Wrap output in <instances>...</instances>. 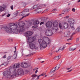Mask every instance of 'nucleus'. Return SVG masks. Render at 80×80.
<instances>
[{"label":"nucleus","instance_id":"f257e3e1","mask_svg":"<svg viewBox=\"0 0 80 80\" xmlns=\"http://www.w3.org/2000/svg\"><path fill=\"white\" fill-rule=\"evenodd\" d=\"M25 25V23L23 22H20L19 27H18L17 24L12 23L10 24L8 27L6 26L4 27L5 30L8 33H19L25 30L24 28Z\"/></svg>","mask_w":80,"mask_h":80},{"label":"nucleus","instance_id":"f03ea898","mask_svg":"<svg viewBox=\"0 0 80 80\" xmlns=\"http://www.w3.org/2000/svg\"><path fill=\"white\" fill-rule=\"evenodd\" d=\"M8 70L4 72L3 73V75H7L6 78L8 79H10V78H13V76H16L18 75H23L24 74L23 70L22 69H18L17 71L15 69H13L12 67H10L8 68Z\"/></svg>","mask_w":80,"mask_h":80},{"label":"nucleus","instance_id":"7ed1b4c3","mask_svg":"<svg viewBox=\"0 0 80 80\" xmlns=\"http://www.w3.org/2000/svg\"><path fill=\"white\" fill-rule=\"evenodd\" d=\"M52 25L54 27V29L53 31L54 30L55 31H58L59 29H58V22H52Z\"/></svg>","mask_w":80,"mask_h":80},{"label":"nucleus","instance_id":"20e7f679","mask_svg":"<svg viewBox=\"0 0 80 80\" xmlns=\"http://www.w3.org/2000/svg\"><path fill=\"white\" fill-rule=\"evenodd\" d=\"M29 47L31 49L33 50V49H38V48L35 46V44L32 43V42H29Z\"/></svg>","mask_w":80,"mask_h":80},{"label":"nucleus","instance_id":"39448f33","mask_svg":"<svg viewBox=\"0 0 80 80\" xmlns=\"http://www.w3.org/2000/svg\"><path fill=\"white\" fill-rule=\"evenodd\" d=\"M45 34L48 37H50L53 35V32L51 30H48L46 31Z\"/></svg>","mask_w":80,"mask_h":80},{"label":"nucleus","instance_id":"423d86ee","mask_svg":"<svg viewBox=\"0 0 80 80\" xmlns=\"http://www.w3.org/2000/svg\"><path fill=\"white\" fill-rule=\"evenodd\" d=\"M42 39L43 42H45L47 43H48V44L49 45L50 44V40L48 38L44 36L42 38Z\"/></svg>","mask_w":80,"mask_h":80},{"label":"nucleus","instance_id":"0eeeda50","mask_svg":"<svg viewBox=\"0 0 80 80\" xmlns=\"http://www.w3.org/2000/svg\"><path fill=\"white\" fill-rule=\"evenodd\" d=\"M46 28H50L52 27V22L51 21H48L45 24Z\"/></svg>","mask_w":80,"mask_h":80},{"label":"nucleus","instance_id":"6e6552de","mask_svg":"<svg viewBox=\"0 0 80 80\" xmlns=\"http://www.w3.org/2000/svg\"><path fill=\"white\" fill-rule=\"evenodd\" d=\"M47 43L48 42H43L42 43L40 44V47L41 48H45L47 46Z\"/></svg>","mask_w":80,"mask_h":80},{"label":"nucleus","instance_id":"1a4fd4ad","mask_svg":"<svg viewBox=\"0 0 80 80\" xmlns=\"http://www.w3.org/2000/svg\"><path fill=\"white\" fill-rule=\"evenodd\" d=\"M33 7L34 8H38L35 10L36 12L37 13H39L40 12H41V11H40V9L41 8L40 7V4H39L38 5H35Z\"/></svg>","mask_w":80,"mask_h":80},{"label":"nucleus","instance_id":"9d476101","mask_svg":"<svg viewBox=\"0 0 80 80\" xmlns=\"http://www.w3.org/2000/svg\"><path fill=\"white\" fill-rule=\"evenodd\" d=\"M20 63L19 62H18V63H15L14 64V65H13V66H11L12 67V68H19L20 67Z\"/></svg>","mask_w":80,"mask_h":80},{"label":"nucleus","instance_id":"9b49d317","mask_svg":"<svg viewBox=\"0 0 80 80\" xmlns=\"http://www.w3.org/2000/svg\"><path fill=\"white\" fill-rule=\"evenodd\" d=\"M29 12V9H24L23 11H22V12H21L20 14V16H23V15H24L25 14V12Z\"/></svg>","mask_w":80,"mask_h":80},{"label":"nucleus","instance_id":"f8f14e48","mask_svg":"<svg viewBox=\"0 0 80 80\" xmlns=\"http://www.w3.org/2000/svg\"><path fill=\"white\" fill-rule=\"evenodd\" d=\"M28 40L29 41V43H31V42H33L35 40H36V37H33L32 39H30L28 38Z\"/></svg>","mask_w":80,"mask_h":80},{"label":"nucleus","instance_id":"ddd939ff","mask_svg":"<svg viewBox=\"0 0 80 80\" xmlns=\"http://www.w3.org/2000/svg\"><path fill=\"white\" fill-rule=\"evenodd\" d=\"M33 34V32L31 31H28L26 32L25 35L27 37H30Z\"/></svg>","mask_w":80,"mask_h":80},{"label":"nucleus","instance_id":"4468645a","mask_svg":"<svg viewBox=\"0 0 80 80\" xmlns=\"http://www.w3.org/2000/svg\"><path fill=\"white\" fill-rule=\"evenodd\" d=\"M6 8V6L5 5H3L2 6H0V12H3V11H4Z\"/></svg>","mask_w":80,"mask_h":80},{"label":"nucleus","instance_id":"2eb2a0df","mask_svg":"<svg viewBox=\"0 0 80 80\" xmlns=\"http://www.w3.org/2000/svg\"><path fill=\"white\" fill-rule=\"evenodd\" d=\"M65 37H69L70 35V32H67L64 33V34Z\"/></svg>","mask_w":80,"mask_h":80},{"label":"nucleus","instance_id":"dca6fc26","mask_svg":"<svg viewBox=\"0 0 80 80\" xmlns=\"http://www.w3.org/2000/svg\"><path fill=\"white\" fill-rule=\"evenodd\" d=\"M21 66L22 68H24V67H27V64L26 62H22L21 63Z\"/></svg>","mask_w":80,"mask_h":80},{"label":"nucleus","instance_id":"f3484780","mask_svg":"<svg viewBox=\"0 0 80 80\" xmlns=\"http://www.w3.org/2000/svg\"><path fill=\"white\" fill-rule=\"evenodd\" d=\"M68 22L69 23L70 26H71L72 24H73L74 23V20L72 19H70L68 21Z\"/></svg>","mask_w":80,"mask_h":80},{"label":"nucleus","instance_id":"a211bd4d","mask_svg":"<svg viewBox=\"0 0 80 80\" xmlns=\"http://www.w3.org/2000/svg\"><path fill=\"white\" fill-rule=\"evenodd\" d=\"M68 24V23L65 22H64V29H65L66 28H68L69 27Z\"/></svg>","mask_w":80,"mask_h":80},{"label":"nucleus","instance_id":"6ab92c4d","mask_svg":"<svg viewBox=\"0 0 80 80\" xmlns=\"http://www.w3.org/2000/svg\"><path fill=\"white\" fill-rule=\"evenodd\" d=\"M69 11H70V8H68L66 9H64L63 11V13H67Z\"/></svg>","mask_w":80,"mask_h":80},{"label":"nucleus","instance_id":"aec40b11","mask_svg":"<svg viewBox=\"0 0 80 80\" xmlns=\"http://www.w3.org/2000/svg\"><path fill=\"white\" fill-rule=\"evenodd\" d=\"M40 23V22L38 20H36L33 22V24L34 25H38Z\"/></svg>","mask_w":80,"mask_h":80},{"label":"nucleus","instance_id":"412c9836","mask_svg":"<svg viewBox=\"0 0 80 80\" xmlns=\"http://www.w3.org/2000/svg\"><path fill=\"white\" fill-rule=\"evenodd\" d=\"M55 70H56V67H55L54 68H52V69L51 70L50 73L51 74V73H54L55 72Z\"/></svg>","mask_w":80,"mask_h":80},{"label":"nucleus","instance_id":"4be33fe9","mask_svg":"<svg viewBox=\"0 0 80 80\" xmlns=\"http://www.w3.org/2000/svg\"><path fill=\"white\" fill-rule=\"evenodd\" d=\"M61 57V55H59L58 56H56L54 58V60H58Z\"/></svg>","mask_w":80,"mask_h":80},{"label":"nucleus","instance_id":"5701e85b","mask_svg":"<svg viewBox=\"0 0 80 80\" xmlns=\"http://www.w3.org/2000/svg\"><path fill=\"white\" fill-rule=\"evenodd\" d=\"M64 26L61 23H59V28L60 29H64Z\"/></svg>","mask_w":80,"mask_h":80},{"label":"nucleus","instance_id":"b1692460","mask_svg":"<svg viewBox=\"0 0 80 80\" xmlns=\"http://www.w3.org/2000/svg\"><path fill=\"white\" fill-rule=\"evenodd\" d=\"M75 32L76 33H77V32H80V26L77 28L75 30Z\"/></svg>","mask_w":80,"mask_h":80},{"label":"nucleus","instance_id":"393cba45","mask_svg":"<svg viewBox=\"0 0 80 80\" xmlns=\"http://www.w3.org/2000/svg\"><path fill=\"white\" fill-rule=\"evenodd\" d=\"M37 75L36 74H33L32 76V80H34V79H35V77L37 76Z\"/></svg>","mask_w":80,"mask_h":80},{"label":"nucleus","instance_id":"a878e982","mask_svg":"<svg viewBox=\"0 0 80 80\" xmlns=\"http://www.w3.org/2000/svg\"><path fill=\"white\" fill-rule=\"evenodd\" d=\"M75 32H73L72 34V35L71 36H70V38H69V39H68L67 40V41H68V40H72V36H73V35H75Z\"/></svg>","mask_w":80,"mask_h":80},{"label":"nucleus","instance_id":"bb28decb","mask_svg":"<svg viewBox=\"0 0 80 80\" xmlns=\"http://www.w3.org/2000/svg\"><path fill=\"white\" fill-rule=\"evenodd\" d=\"M77 49L76 48H71L69 49V51H74L75 50H76Z\"/></svg>","mask_w":80,"mask_h":80},{"label":"nucleus","instance_id":"cd10ccee","mask_svg":"<svg viewBox=\"0 0 80 80\" xmlns=\"http://www.w3.org/2000/svg\"><path fill=\"white\" fill-rule=\"evenodd\" d=\"M38 41L40 43H41V44L43 43V42H44V41H43V40H42L41 39H39L38 40Z\"/></svg>","mask_w":80,"mask_h":80},{"label":"nucleus","instance_id":"c85d7f7f","mask_svg":"<svg viewBox=\"0 0 80 80\" xmlns=\"http://www.w3.org/2000/svg\"><path fill=\"white\" fill-rule=\"evenodd\" d=\"M17 52L16 53H15L13 55V58H14V59H15L17 57Z\"/></svg>","mask_w":80,"mask_h":80},{"label":"nucleus","instance_id":"c756f323","mask_svg":"<svg viewBox=\"0 0 80 80\" xmlns=\"http://www.w3.org/2000/svg\"><path fill=\"white\" fill-rule=\"evenodd\" d=\"M55 67H56V69L57 70H58V68L60 67V64H58Z\"/></svg>","mask_w":80,"mask_h":80},{"label":"nucleus","instance_id":"7c9ffc66","mask_svg":"<svg viewBox=\"0 0 80 80\" xmlns=\"http://www.w3.org/2000/svg\"><path fill=\"white\" fill-rule=\"evenodd\" d=\"M71 27L72 29L73 30H74L75 29L74 26H73V24H72V25L70 26Z\"/></svg>","mask_w":80,"mask_h":80},{"label":"nucleus","instance_id":"2f4dec72","mask_svg":"<svg viewBox=\"0 0 80 80\" xmlns=\"http://www.w3.org/2000/svg\"><path fill=\"white\" fill-rule=\"evenodd\" d=\"M40 8H41V7H46V5L45 4H42V5H40Z\"/></svg>","mask_w":80,"mask_h":80},{"label":"nucleus","instance_id":"473e14b6","mask_svg":"<svg viewBox=\"0 0 80 80\" xmlns=\"http://www.w3.org/2000/svg\"><path fill=\"white\" fill-rule=\"evenodd\" d=\"M18 11H17L14 13L13 14L15 15V17H16V16H17V15H18Z\"/></svg>","mask_w":80,"mask_h":80},{"label":"nucleus","instance_id":"72a5a7b5","mask_svg":"<svg viewBox=\"0 0 80 80\" xmlns=\"http://www.w3.org/2000/svg\"><path fill=\"white\" fill-rule=\"evenodd\" d=\"M22 7H25L26 6V4L25 2H22Z\"/></svg>","mask_w":80,"mask_h":80},{"label":"nucleus","instance_id":"f704fd0d","mask_svg":"<svg viewBox=\"0 0 80 80\" xmlns=\"http://www.w3.org/2000/svg\"><path fill=\"white\" fill-rule=\"evenodd\" d=\"M28 24H29V26H31L32 25V22H28Z\"/></svg>","mask_w":80,"mask_h":80},{"label":"nucleus","instance_id":"c9c22d12","mask_svg":"<svg viewBox=\"0 0 80 80\" xmlns=\"http://www.w3.org/2000/svg\"><path fill=\"white\" fill-rule=\"evenodd\" d=\"M30 15V13H28L27 15H26V16H23L22 18V19H23V18H24V17H26L27 16H28V15Z\"/></svg>","mask_w":80,"mask_h":80},{"label":"nucleus","instance_id":"e433bc0d","mask_svg":"<svg viewBox=\"0 0 80 80\" xmlns=\"http://www.w3.org/2000/svg\"><path fill=\"white\" fill-rule=\"evenodd\" d=\"M12 58V56H8V57L7 58V60H10V58Z\"/></svg>","mask_w":80,"mask_h":80},{"label":"nucleus","instance_id":"4c0bfd02","mask_svg":"<svg viewBox=\"0 0 80 80\" xmlns=\"http://www.w3.org/2000/svg\"><path fill=\"white\" fill-rule=\"evenodd\" d=\"M38 27V26H33L32 27V28H37Z\"/></svg>","mask_w":80,"mask_h":80},{"label":"nucleus","instance_id":"58836bf2","mask_svg":"<svg viewBox=\"0 0 80 80\" xmlns=\"http://www.w3.org/2000/svg\"><path fill=\"white\" fill-rule=\"evenodd\" d=\"M65 46H63L62 48L61 49H60V50H64V49H65Z\"/></svg>","mask_w":80,"mask_h":80},{"label":"nucleus","instance_id":"ea45409f","mask_svg":"<svg viewBox=\"0 0 80 80\" xmlns=\"http://www.w3.org/2000/svg\"><path fill=\"white\" fill-rule=\"evenodd\" d=\"M9 42H12L13 41V39L12 38H9L8 39Z\"/></svg>","mask_w":80,"mask_h":80},{"label":"nucleus","instance_id":"a19ab883","mask_svg":"<svg viewBox=\"0 0 80 80\" xmlns=\"http://www.w3.org/2000/svg\"><path fill=\"white\" fill-rule=\"evenodd\" d=\"M45 75H46V73L45 72L43 73L42 74H41V76H44Z\"/></svg>","mask_w":80,"mask_h":80},{"label":"nucleus","instance_id":"79ce46f5","mask_svg":"<svg viewBox=\"0 0 80 80\" xmlns=\"http://www.w3.org/2000/svg\"><path fill=\"white\" fill-rule=\"evenodd\" d=\"M11 9L12 10H13V5L11 6Z\"/></svg>","mask_w":80,"mask_h":80},{"label":"nucleus","instance_id":"37998d69","mask_svg":"<svg viewBox=\"0 0 80 80\" xmlns=\"http://www.w3.org/2000/svg\"><path fill=\"white\" fill-rule=\"evenodd\" d=\"M69 18V16H67L64 18H65L67 19V18Z\"/></svg>","mask_w":80,"mask_h":80},{"label":"nucleus","instance_id":"c03bdc74","mask_svg":"<svg viewBox=\"0 0 80 80\" xmlns=\"http://www.w3.org/2000/svg\"><path fill=\"white\" fill-rule=\"evenodd\" d=\"M72 12H75V8H73L72 9Z\"/></svg>","mask_w":80,"mask_h":80},{"label":"nucleus","instance_id":"a18cd8bd","mask_svg":"<svg viewBox=\"0 0 80 80\" xmlns=\"http://www.w3.org/2000/svg\"><path fill=\"white\" fill-rule=\"evenodd\" d=\"M79 41V38H77L76 39V42L77 43H78V42Z\"/></svg>","mask_w":80,"mask_h":80},{"label":"nucleus","instance_id":"49530a36","mask_svg":"<svg viewBox=\"0 0 80 80\" xmlns=\"http://www.w3.org/2000/svg\"><path fill=\"white\" fill-rule=\"evenodd\" d=\"M57 9H54L52 10V12H56V11H57Z\"/></svg>","mask_w":80,"mask_h":80},{"label":"nucleus","instance_id":"de8ad7c7","mask_svg":"<svg viewBox=\"0 0 80 80\" xmlns=\"http://www.w3.org/2000/svg\"><path fill=\"white\" fill-rule=\"evenodd\" d=\"M40 76H41V75H39L37 77V80H38V79H39V77H40Z\"/></svg>","mask_w":80,"mask_h":80},{"label":"nucleus","instance_id":"09e8293b","mask_svg":"<svg viewBox=\"0 0 80 80\" xmlns=\"http://www.w3.org/2000/svg\"><path fill=\"white\" fill-rule=\"evenodd\" d=\"M7 57V56L6 55H4L3 57V58H5Z\"/></svg>","mask_w":80,"mask_h":80},{"label":"nucleus","instance_id":"8fccbe9b","mask_svg":"<svg viewBox=\"0 0 80 80\" xmlns=\"http://www.w3.org/2000/svg\"><path fill=\"white\" fill-rule=\"evenodd\" d=\"M43 23H44V22H41L40 24V25H42V24H43Z\"/></svg>","mask_w":80,"mask_h":80},{"label":"nucleus","instance_id":"3c124183","mask_svg":"<svg viewBox=\"0 0 80 80\" xmlns=\"http://www.w3.org/2000/svg\"><path fill=\"white\" fill-rule=\"evenodd\" d=\"M48 9H46V10H44V12H48Z\"/></svg>","mask_w":80,"mask_h":80},{"label":"nucleus","instance_id":"603ef678","mask_svg":"<svg viewBox=\"0 0 80 80\" xmlns=\"http://www.w3.org/2000/svg\"><path fill=\"white\" fill-rule=\"evenodd\" d=\"M71 68H72L71 67V68H66V69L68 70H70V69Z\"/></svg>","mask_w":80,"mask_h":80},{"label":"nucleus","instance_id":"864d4df0","mask_svg":"<svg viewBox=\"0 0 80 80\" xmlns=\"http://www.w3.org/2000/svg\"><path fill=\"white\" fill-rule=\"evenodd\" d=\"M6 65V63L4 62V63H3L1 65Z\"/></svg>","mask_w":80,"mask_h":80},{"label":"nucleus","instance_id":"5fc2aeb1","mask_svg":"<svg viewBox=\"0 0 80 80\" xmlns=\"http://www.w3.org/2000/svg\"><path fill=\"white\" fill-rule=\"evenodd\" d=\"M10 14H8V15H7V17H10Z\"/></svg>","mask_w":80,"mask_h":80},{"label":"nucleus","instance_id":"6e6d98bb","mask_svg":"<svg viewBox=\"0 0 80 80\" xmlns=\"http://www.w3.org/2000/svg\"><path fill=\"white\" fill-rule=\"evenodd\" d=\"M52 52L50 53H49V55H50V56H52Z\"/></svg>","mask_w":80,"mask_h":80},{"label":"nucleus","instance_id":"4d7b16f0","mask_svg":"<svg viewBox=\"0 0 80 80\" xmlns=\"http://www.w3.org/2000/svg\"><path fill=\"white\" fill-rule=\"evenodd\" d=\"M72 71V69L70 70L69 71H68L67 72H71Z\"/></svg>","mask_w":80,"mask_h":80},{"label":"nucleus","instance_id":"13d9d810","mask_svg":"<svg viewBox=\"0 0 80 80\" xmlns=\"http://www.w3.org/2000/svg\"><path fill=\"white\" fill-rule=\"evenodd\" d=\"M6 15V13H4L2 15V17H3L4 16H5Z\"/></svg>","mask_w":80,"mask_h":80},{"label":"nucleus","instance_id":"bf43d9fd","mask_svg":"<svg viewBox=\"0 0 80 80\" xmlns=\"http://www.w3.org/2000/svg\"><path fill=\"white\" fill-rule=\"evenodd\" d=\"M66 44L67 45H71V43H66Z\"/></svg>","mask_w":80,"mask_h":80},{"label":"nucleus","instance_id":"052dcab7","mask_svg":"<svg viewBox=\"0 0 80 80\" xmlns=\"http://www.w3.org/2000/svg\"><path fill=\"white\" fill-rule=\"evenodd\" d=\"M34 8H34V7H32V8H31V10H33V9H34Z\"/></svg>","mask_w":80,"mask_h":80},{"label":"nucleus","instance_id":"680f3d73","mask_svg":"<svg viewBox=\"0 0 80 80\" xmlns=\"http://www.w3.org/2000/svg\"><path fill=\"white\" fill-rule=\"evenodd\" d=\"M37 72H38V70H36L35 72V73L36 74Z\"/></svg>","mask_w":80,"mask_h":80},{"label":"nucleus","instance_id":"e2e57ef3","mask_svg":"<svg viewBox=\"0 0 80 80\" xmlns=\"http://www.w3.org/2000/svg\"><path fill=\"white\" fill-rule=\"evenodd\" d=\"M44 62H45V61H42V62H41V63H43Z\"/></svg>","mask_w":80,"mask_h":80},{"label":"nucleus","instance_id":"0e129e2a","mask_svg":"<svg viewBox=\"0 0 80 80\" xmlns=\"http://www.w3.org/2000/svg\"><path fill=\"white\" fill-rule=\"evenodd\" d=\"M27 56L30 57V54H28V55H27Z\"/></svg>","mask_w":80,"mask_h":80},{"label":"nucleus","instance_id":"69168bd1","mask_svg":"<svg viewBox=\"0 0 80 80\" xmlns=\"http://www.w3.org/2000/svg\"><path fill=\"white\" fill-rule=\"evenodd\" d=\"M78 3L80 2V0H79L78 1Z\"/></svg>","mask_w":80,"mask_h":80},{"label":"nucleus","instance_id":"338daca9","mask_svg":"<svg viewBox=\"0 0 80 80\" xmlns=\"http://www.w3.org/2000/svg\"><path fill=\"white\" fill-rule=\"evenodd\" d=\"M68 5H70V3H69L68 4Z\"/></svg>","mask_w":80,"mask_h":80},{"label":"nucleus","instance_id":"774afa93","mask_svg":"<svg viewBox=\"0 0 80 80\" xmlns=\"http://www.w3.org/2000/svg\"><path fill=\"white\" fill-rule=\"evenodd\" d=\"M14 48L15 50H16V47H14Z\"/></svg>","mask_w":80,"mask_h":80}]
</instances>
